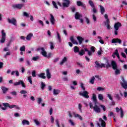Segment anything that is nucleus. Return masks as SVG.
Instances as JSON below:
<instances>
[{"label": "nucleus", "instance_id": "obj_1", "mask_svg": "<svg viewBox=\"0 0 127 127\" xmlns=\"http://www.w3.org/2000/svg\"><path fill=\"white\" fill-rule=\"evenodd\" d=\"M106 63L107 64L106 66V68H109L110 67H112L113 69L114 70H115L116 75H118L120 74L121 69L118 68L117 63L116 61H115L114 60H112L111 64H110L109 62V60H107Z\"/></svg>", "mask_w": 127, "mask_h": 127}, {"label": "nucleus", "instance_id": "obj_2", "mask_svg": "<svg viewBox=\"0 0 127 127\" xmlns=\"http://www.w3.org/2000/svg\"><path fill=\"white\" fill-rule=\"evenodd\" d=\"M3 106H4V107H9V108L10 109H12L13 108H14V107H15V108L17 110H20V107H19V106H16V105H10L8 103H3Z\"/></svg>", "mask_w": 127, "mask_h": 127}, {"label": "nucleus", "instance_id": "obj_3", "mask_svg": "<svg viewBox=\"0 0 127 127\" xmlns=\"http://www.w3.org/2000/svg\"><path fill=\"white\" fill-rule=\"evenodd\" d=\"M88 2H89L90 5L91 6V7H92V11H93L94 13H96V12H97V8L95 7V3H94V2L93 1V0H89Z\"/></svg>", "mask_w": 127, "mask_h": 127}, {"label": "nucleus", "instance_id": "obj_4", "mask_svg": "<svg viewBox=\"0 0 127 127\" xmlns=\"http://www.w3.org/2000/svg\"><path fill=\"white\" fill-rule=\"evenodd\" d=\"M85 50L86 52H88V55L89 56H92V52L93 53L95 52V47L94 46H92L91 47V50H88V48H85Z\"/></svg>", "mask_w": 127, "mask_h": 127}, {"label": "nucleus", "instance_id": "obj_5", "mask_svg": "<svg viewBox=\"0 0 127 127\" xmlns=\"http://www.w3.org/2000/svg\"><path fill=\"white\" fill-rule=\"evenodd\" d=\"M120 84L123 88L126 90L127 89V81L125 80L124 77H122V81H121Z\"/></svg>", "mask_w": 127, "mask_h": 127}, {"label": "nucleus", "instance_id": "obj_6", "mask_svg": "<svg viewBox=\"0 0 127 127\" xmlns=\"http://www.w3.org/2000/svg\"><path fill=\"white\" fill-rule=\"evenodd\" d=\"M95 64L96 68H103V67H106V64H105L104 63H101L100 64L99 61H95Z\"/></svg>", "mask_w": 127, "mask_h": 127}, {"label": "nucleus", "instance_id": "obj_7", "mask_svg": "<svg viewBox=\"0 0 127 127\" xmlns=\"http://www.w3.org/2000/svg\"><path fill=\"white\" fill-rule=\"evenodd\" d=\"M13 85L14 86H18V85H21L22 87H23L24 88H25L26 87V85L24 81H23V80H19V81H18V82H15Z\"/></svg>", "mask_w": 127, "mask_h": 127}, {"label": "nucleus", "instance_id": "obj_8", "mask_svg": "<svg viewBox=\"0 0 127 127\" xmlns=\"http://www.w3.org/2000/svg\"><path fill=\"white\" fill-rule=\"evenodd\" d=\"M65 2H63L62 6L63 9H64L65 7H68L69 6V4L70 3V1L69 0H64Z\"/></svg>", "mask_w": 127, "mask_h": 127}, {"label": "nucleus", "instance_id": "obj_9", "mask_svg": "<svg viewBox=\"0 0 127 127\" xmlns=\"http://www.w3.org/2000/svg\"><path fill=\"white\" fill-rule=\"evenodd\" d=\"M1 33H2V37L0 40V42L1 43H4L6 39V33L5 32H4V29H2Z\"/></svg>", "mask_w": 127, "mask_h": 127}, {"label": "nucleus", "instance_id": "obj_10", "mask_svg": "<svg viewBox=\"0 0 127 127\" xmlns=\"http://www.w3.org/2000/svg\"><path fill=\"white\" fill-rule=\"evenodd\" d=\"M40 49L42 50L41 53L43 56L44 57H47V51H45V49L44 47H42L41 48H37V51H39V50H40Z\"/></svg>", "mask_w": 127, "mask_h": 127}, {"label": "nucleus", "instance_id": "obj_11", "mask_svg": "<svg viewBox=\"0 0 127 127\" xmlns=\"http://www.w3.org/2000/svg\"><path fill=\"white\" fill-rule=\"evenodd\" d=\"M7 20L9 23H12L14 25H17V20L14 17H12V18H8Z\"/></svg>", "mask_w": 127, "mask_h": 127}, {"label": "nucleus", "instance_id": "obj_12", "mask_svg": "<svg viewBox=\"0 0 127 127\" xmlns=\"http://www.w3.org/2000/svg\"><path fill=\"white\" fill-rule=\"evenodd\" d=\"M24 5V3H16V4H13L12 6L13 8H18L21 9Z\"/></svg>", "mask_w": 127, "mask_h": 127}, {"label": "nucleus", "instance_id": "obj_13", "mask_svg": "<svg viewBox=\"0 0 127 127\" xmlns=\"http://www.w3.org/2000/svg\"><path fill=\"white\" fill-rule=\"evenodd\" d=\"M88 94V92L85 90H84L83 93H79L80 95L83 96V97H84V98H86V99H88V98H89Z\"/></svg>", "mask_w": 127, "mask_h": 127}, {"label": "nucleus", "instance_id": "obj_14", "mask_svg": "<svg viewBox=\"0 0 127 127\" xmlns=\"http://www.w3.org/2000/svg\"><path fill=\"white\" fill-rule=\"evenodd\" d=\"M93 110L96 113H100L101 109L99 106L97 105V103H96L95 105L93 107Z\"/></svg>", "mask_w": 127, "mask_h": 127}, {"label": "nucleus", "instance_id": "obj_15", "mask_svg": "<svg viewBox=\"0 0 127 127\" xmlns=\"http://www.w3.org/2000/svg\"><path fill=\"white\" fill-rule=\"evenodd\" d=\"M112 43H119L121 44L122 41L120 38H114L112 40Z\"/></svg>", "mask_w": 127, "mask_h": 127}, {"label": "nucleus", "instance_id": "obj_16", "mask_svg": "<svg viewBox=\"0 0 127 127\" xmlns=\"http://www.w3.org/2000/svg\"><path fill=\"white\" fill-rule=\"evenodd\" d=\"M77 5H78L79 6H81L84 8H86V5H85V3H83V2H82L80 0H77Z\"/></svg>", "mask_w": 127, "mask_h": 127}, {"label": "nucleus", "instance_id": "obj_17", "mask_svg": "<svg viewBox=\"0 0 127 127\" xmlns=\"http://www.w3.org/2000/svg\"><path fill=\"white\" fill-rule=\"evenodd\" d=\"M46 74L47 75V77L48 79H50L51 78V73H50V69L48 68L46 70Z\"/></svg>", "mask_w": 127, "mask_h": 127}, {"label": "nucleus", "instance_id": "obj_18", "mask_svg": "<svg viewBox=\"0 0 127 127\" xmlns=\"http://www.w3.org/2000/svg\"><path fill=\"white\" fill-rule=\"evenodd\" d=\"M114 54L116 55V56L118 57V59H119L120 61L122 62V63L124 62L123 60H121L120 58V56L119 53V51L118 49H116L115 52H114Z\"/></svg>", "mask_w": 127, "mask_h": 127}, {"label": "nucleus", "instance_id": "obj_19", "mask_svg": "<svg viewBox=\"0 0 127 127\" xmlns=\"http://www.w3.org/2000/svg\"><path fill=\"white\" fill-rule=\"evenodd\" d=\"M83 15L81 13H79V12H76L75 14V19H79L80 17H82Z\"/></svg>", "mask_w": 127, "mask_h": 127}, {"label": "nucleus", "instance_id": "obj_20", "mask_svg": "<svg viewBox=\"0 0 127 127\" xmlns=\"http://www.w3.org/2000/svg\"><path fill=\"white\" fill-rule=\"evenodd\" d=\"M99 122H101V126L102 127H106V123L105 121H104V120H103V119H102V118H100V119H99Z\"/></svg>", "mask_w": 127, "mask_h": 127}, {"label": "nucleus", "instance_id": "obj_21", "mask_svg": "<svg viewBox=\"0 0 127 127\" xmlns=\"http://www.w3.org/2000/svg\"><path fill=\"white\" fill-rule=\"evenodd\" d=\"M1 89H2L3 94H6L7 91H8L9 90L8 88H6V87H5L4 86H2V87H1Z\"/></svg>", "mask_w": 127, "mask_h": 127}, {"label": "nucleus", "instance_id": "obj_22", "mask_svg": "<svg viewBox=\"0 0 127 127\" xmlns=\"http://www.w3.org/2000/svg\"><path fill=\"white\" fill-rule=\"evenodd\" d=\"M92 100L95 103V105H96V103H98V102L97 99V96L95 94H93Z\"/></svg>", "mask_w": 127, "mask_h": 127}, {"label": "nucleus", "instance_id": "obj_23", "mask_svg": "<svg viewBox=\"0 0 127 127\" xmlns=\"http://www.w3.org/2000/svg\"><path fill=\"white\" fill-rule=\"evenodd\" d=\"M33 36V33H32L31 32L30 33H29L26 37V39L27 40H31L32 37Z\"/></svg>", "mask_w": 127, "mask_h": 127}, {"label": "nucleus", "instance_id": "obj_24", "mask_svg": "<svg viewBox=\"0 0 127 127\" xmlns=\"http://www.w3.org/2000/svg\"><path fill=\"white\" fill-rule=\"evenodd\" d=\"M50 20H51V22L52 23V24H55V18L53 14H52V13H51Z\"/></svg>", "mask_w": 127, "mask_h": 127}, {"label": "nucleus", "instance_id": "obj_25", "mask_svg": "<svg viewBox=\"0 0 127 127\" xmlns=\"http://www.w3.org/2000/svg\"><path fill=\"white\" fill-rule=\"evenodd\" d=\"M122 26V24L121 22H116V28L117 29V31L119 30V28Z\"/></svg>", "mask_w": 127, "mask_h": 127}, {"label": "nucleus", "instance_id": "obj_26", "mask_svg": "<svg viewBox=\"0 0 127 127\" xmlns=\"http://www.w3.org/2000/svg\"><path fill=\"white\" fill-rule=\"evenodd\" d=\"M70 41L74 44H76V45L78 44V42H77V41L74 39L73 36H71V37H70Z\"/></svg>", "mask_w": 127, "mask_h": 127}, {"label": "nucleus", "instance_id": "obj_27", "mask_svg": "<svg viewBox=\"0 0 127 127\" xmlns=\"http://www.w3.org/2000/svg\"><path fill=\"white\" fill-rule=\"evenodd\" d=\"M22 124L23 126H25V125H29L30 122L29 121H27V120H23L22 121Z\"/></svg>", "mask_w": 127, "mask_h": 127}, {"label": "nucleus", "instance_id": "obj_28", "mask_svg": "<svg viewBox=\"0 0 127 127\" xmlns=\"http://www.w3.org/2000/svg\"><path fill=\"white\" fill-rule=\"evenodd\" d=\"M77 39H78L79 44H81L84 40L83 37H81V36H77Z\"/></svg>", "mask_w": 127, "mask_h": 127}, {"label": "nucleus", "instance_id": "obj_29", "mask_svg": "<svg viewBox=\"0 0 127 127\" xmlns=\"http://www.w3.org/2000/svg\"><path fill=\"white\" fill-rule=\"evenodd\" d=\"M99 6L100 7V11L101 14H104V12H105V8L101 4H100Z\"/></svg>", "mask_w": 127, "mask_h": 127}, {"label": "nucleus", "instance_id": "obj_30", "mask_svg": "<svg viewBox=\"0 0 127 127\" xmlns=\"http://www.w3.org/2000/svg\"><path fill=\"white\" fill-rule=\"evenodd\" d=\"M38 76L42 79H46V76H45V73H41L40 74H38Z\"/></svg>", "mask_w": 127, "mask_h": 127}, {"label": "nucleus", "instance_id": "obj_31", "mask_svg": "<svg viewBox=\"0 0 127 127\" xmlns=\"http://www.w3.org/2000/svg\"><path fill=\"white\" fill-rule=\"evenodd\" d=\"M85 53V48L84 49H81L80 51L79 50V55H80V56H82L84 55Z\"/></svg>", "mask_w": 127, "mask_h": 127}, {"label": "nucleus", "instance_id": "obj_32", "mask_svg": "<svg viewBox=\"0 0 127 127\" xmlns=\"http://www.w3.org/2000/svg\"><path fill=\"white\" fill-rule=\"evenodd\" d=\"M14 74H15V75L17 77L19 76V73L18 70H17V71H12V72L11 73V75H14Z\"/></svg>", "mask_w": 127, "mask_h": 127}, {"label": "nucleus", "instance_id": "obj_33", "mask_svg": "<svg viewBox=\"0 0 127 127\" xmlns=\"http://www.w3.org/2000/svg\"><path fill=\"white\" fill-rule=\"evenodd\" d=\"M110 23V19L108 18V19H107V23L106 24L108 29H110L111 28V26Z\"/></svg>", "mask_w": 127, "mask_h": 127}, {"label": "nucleus", "instance_id": "obj_34", "mask_svg": "<svg viewBox=\"0 0 127 127\" xmlns=\"http://www.w3.org/2000/svg\"><path fill=\"white\" fill-rule=\"evenodd\" d=\"M61 91L59 89H54V94L55 95H58L60 93Z\"/></svg>", "mask_w": 127, "mask_h": 127}, {"label": "nucleus", "instance_id": "obj_35", "mask_svg": "<svg viewBox=\"0 0 127 127\" xmlns=\"http://www.w3.org/2000/svg\"><path fill=\"white\" fill-rule=\"evenodd\" d=\"M79 48L78 46H74V52L76 53L77 52H79Z\"/></svg>", "mask_w": 127, "mask_h": 127}, {"label": "nucleus", "instance_id": "obj_36", "mask_svg": "<svg viewBox=\"0 0 127 127\" xmlns=\"http://www.w3.org/2000/svg\"><path fill=\"white\" fill-rule=\"evenodd\" d=\"M98 98L100 101H102L103 100H104L103 95H102V94H99Z\"/></svg>", "mask_w": 127, "mask_h": 127}, {"label": "nucleus", "instance_id": "obj_37", "mask_svg": "<svg viewBox=\"0 0 127 127\" xmlns=\"http://www.w3.org/2000/svg\"><path fill=\"white\" fill-rule=\"evenodd\" d=\"M67 61V58L66 57H64V58L63 59V60L60 62L61 65H63L64 63L66 62Z\"/></svg>", "mask_w": 127, "mask_h": 127}, {"label": "nucleus", "instance_id": "obj_38", "mask_svg": "<svg viewBox=\"0 0 127 127\" xmlns=\"http://www.w3.org/2000/svg\"><path fill=\"white\" fill-rule=\"evenodd\" d=\"M98 38L100 39L99 42L102 44H104L105 42L103 39H102V37L101 36H98Z\"/></svg>", "mask_w": 127, "mask_h": 127}, {"label": "nucleus", "instance_id": "obj_39", "mask_svg": "<svg viewBox=\"0 0 127 127\" xmlns=\"http://www.w3.org/2000/svg\"><path fill=\"white\" fill-rule=\"evenodd\" d=\"M41 88L42 89V90H44V89L45 88L46 85L45 83H44V82H41Z\"/></svg>", "mask_w": 127, "mask_h": 127}, {"label": "nucleus", "instance_id": "obj_40", "mask_svg": "<svg viewBox=\"0 0 127 127\" xmlns=\"http://www.w3.org/2000/svg\"><path fill=\"white\" fill-rule=\"evenodd\" d=\"M95 80V78L94 76H93V77H92L91 79H90V83H91V84H94Z\"/></svg>", "mask_w": 127, "mask_h": 127}, {"label": "nucleus", "instance_id": "obj_41", "mask_svg": "<svg viewBox=\"0 0 127 127\" xmlns=\"http://www.w3.org/2000/svg\"><path fill=\"white\" fill-rule=\"evenodd\" d=\"M120 111H121V118H124V113L122 107L120 108Z\"/></svg>", "mask_w": 127, "mask_h": 127}, {"label": "nucleus", "instance_id": "obj_42", "mask_svg": "<svg viewBox=\"0 0 127 127\" xmlns=\"http://www.w3.org/2000/svg\"><path fill=\"white\" fill-rule=\"evenodd\" d=\"M49 43L51 46V49L52 50L54 49V45L53 42L52 41H50Z\"/></svg>", "mask_w": 127, "mask_h": 127}, {"label": "nucleus", "instance_id": "obj_43", "mask_svg": "<svg viewBox=\"0 0 127 127\" xmlns=\"http://www.w3.org/2000/svg\"><path fill=\"white\" fill-rule=\"evenodd\" d=\"M57 34L58 35V38L59 39V42H61V41H62L61 37L60 34L58 31H57Z\"/></svg>", "mask_w": 127, "mask_h": 127}, {"label": "nucleus", "instance_id": "obj_44", "mask_svg": "<svg viewBox=\"0 0 127 127\" xmlns=\"http://www.w3.org/2000/svg\"><path fill=\"white\" fill-rule=\"evenodd\" d=\"M75 117L76 118H77V117L79 118V119L81 120V121H82L83 120V118L82 117H81V116H80V115H79V114H76L75 115Z\"/></svg>", "mask_w": 127, "mask_h": 127}, {"label": "nucleus", "instance_id": "obj_45", "mask_svg": "<svg viewBox=\"0 0 127 127\" xmlns=\"http://www.w3.org/2000/svg\"><path fill=\"white\" fill-rule=\"evenodd\" d=\"M20 51H22L23 52L25 51V45H23V46H21L20 48Z\"/></svg>", "mask_w": 127, "mask_h": 127}, {"label": "nucleus", "instance_id": "obj_46", "mask_svg": "<svg viewBox=\"0 0 127 127\" xmlns=\"http://www.w3.org/2000/svg\"><path fill=\"white\" fill-rule=\"evenodd\" d=\"M116 23H115L114 24V28L115 29L114 32H115V35H118V29H117V28H116Z\"/></svg>", "mask_w": 127, "mask_h": 127}, {"label": "nucleus", "instance_id": "obj_47", "mask_svg": "<svg viewBox=\"0 0 127 127\" xmlns=\"http://www.w3.org/2000/svg\"><path fill=\"white\" fill-rule=\"evenodd\" d=\"M105 18H106V21H105V25H107V20H108V18H109L108 15V14H107V13H106V14H105Z\"/></svg>", "mask_w": 127, "mask_h": 127}, {"label": "nucleus", "instance_id": "obj_48", "mask_svg": "<svg viewBox=\"0 0 127 127\" xmlns=\"http://www.w3.org/2000/svg\"><path fill=\"white\" fill-rule=\"evenodd\" d=\"M28 80H29V82H30V84H33V82L32 80V76H29L28 77Z\"/></svg>", "mask_w": 127, "mask_h": 127}, {"label": "nucleus", "instance_id": "obj_49", "mask_svg": "<svg viewBox=\"0 0 127 127\" xmlns=\"http://www.w3.org/2000/svg\"><path fill=\"white\" fill-rule=\"evenodd\" d=\"M20 94H23V95H24V94H27V91H26V90H21V91H20Z\"/></svg>", "mask_w": 127, "mask_h": 127}, {"label": "nucleus", "instance_id": "obj_50", "mask_svg": "<svg viewBox=\"0 0 127 127\" xmlns=\"http://www.w3.org/2000/svg\"><path fill=\"white\" fill-rule=\"evenodd\" d=\"M52 3H53L54 6H55V7H56V8H58V6L57 4V3L56 2V1H55V0H53Z\"/></svg>", "mask_w": 127, "mask_h": 127}, {"label": "nucleus", "instance_id": "obj_51", "mask_svg": "<svg viewBox=\"0 0 127 127\" xmlns=\"http://www.w3.org/2000/svg\"><path fill=\"white\" fill-rule=\"evenodd\" d=\"M107 97L110 100H111V101H113V97L111 94H107Z\"/></svg>", "mask_w": 127, "mask_h": 127}, {"label": "nucleus", "instance_id": "obj_52", "mask_svg": "<svg viewBox=\"0 0 127 127\" xmlns=\"http://www.w3.org/2000/svg\"><path fill=\"white\" fill-rule=\"evenodd\" d=\"M97 90L98 91H104L105 88H103V87H98Z\"/></svg>", "mask_w": 127, "mask_h": 127}, {"label": "nucleus", "instance_id": "obj_53", "mask_svg": "<svg viewBox=\"0 0 127 127\" xmlns=\"http://www.w3.org/2000/svg\"><path fill=\"white\" fill-rule=\"evenodd\" d=\"M85 18L86 19V22H87V24H89L90 22L89 18H88V17L87 16H85Z\"/></svg>", "mask_w": 127, "mask_h": 127}, {"label": "nucleus", "instance_id": "obj_54", "mask_svg": "<svg viewBox=\"0 0 127 127\" xmlns=\"http://www.w3.org/2000/svg\"><path fill=\"white\" fill-rule=\"evenodd\" d=\"M82 106L81 104H79L78 109H79L80 112H81V113H82Z\"/></svg>", "mask_w": 127, "mask_h": 127}, {"label": "nucleus", "instance_id": "obj_55", "mask_svg": "<svg viewBox=\"0 0 127 127\" xmlns=\"http://www.w3.org/2000/svg\"><path fill=\"white\" fill-rule=\"evenodd\" d=\"M39 56L34 57L32 58V60L34 61H37V60H38V59H39Z\"/></svg>", "mask_w": 127, "mask_h": 127}, {"label": "nucleus", "instance_id": "obj_56", "mask_svg": "<svg viewBox=\"0 0 127 127\" xmlns=\"http://www.w3.org/2000/svg\"><path fill=\"white\" fill-rule=\"evenodd\" d=\"M92 16H93V19L94 21H97V17H96L95 14H94V13L93 14Z\"/></svg>", "mask_w": 127, "mask_h": 127}, {"label": "nucleus", "instance_id": "obj_57", "mask_svg": "<svg viewBox=\"0 0 127 127\" xmlns=\"http://www.w3.org/2000/svg\"><path fill=\"white\" fill-rule=\"evenodd\" d=\"M23 15L24 16H26L27 17H29V14H28V13L27 12H26V11H24Z\"/></svg>", "mask_w": 127, "mask_h": 127}, {"label": "nucleus", "instance_id": "obj_58", "mask_svg": "<svg viewBox=\"0 0 127 127\" xmlns=\"http://www.w3.org/2000/svg\"><path fill=\"white\" fill-rule=\"evenodd\" d=\"M32 75L33 77H36V75L35 70H34L33 72H32Z\"/></svg>", "mask_w": 127, "mask_h": 127}, {"label": "nucleus", "instance_id": "obj_59", "mask_svg": "<svg viewBox=\"0 0 127 127\" xmlns=\"http://www.w3.org/2000/svg\"><path fill=\"white\" fill-rule=\"evenodd\" d=\"M69 123L71 124V126H75V124L72 120H69Z\"/></svg>", "mask_w": 127, "mask_h": 127}, {"label": "nucleus", "instance_id": "obj_60", "mask_svg": "<svg viewBox=\"0 0 127 127\" xmlns=\"http://www.w3.org/2000/svg\"><path fill=\"white\" fill-rule=\"evenodd\" d=\"M51 122L52 124H54V117H53V116H51Z\"/></svg>", "mask_w": 127, "mask_h": 127}, {"label": "nucleus", "instance_id": "obj_61", "mask_svg": "<svg viewBox=\"0 0 127 127\" xmlns=\"http://www.w3.org/2000/svg\"><path fill=\"white\" fill-rule=\"evenodd\" d=\"M116 98L118 100H121V97H120V95H119V94H116Z\"/></svg>", "mask_w": 127, "mask_h": 127}, {"label": "nucleus", "instance_id": "obj_62", "mask_svg": "<svg viewBox=\"0 0 127 127\" xmlns=\"http://www.w3.org/2000/svg\"><path fill=\"white\" fill-rule=\"evenodd\" d=\"M42 101V98H38V104H41Z\"/></svg>", "mask_w": 127, "mask_h": 127}, {"label": "nucleus", "instance_id": "obj_63", "mask_svg": "<svg viewBox=\"0 0 127 127\" xmlns=\"http://www.w3.org/2000/svg\"><path fill=\"white\" fill-rule=\"evenodd\" d=\"M121 55L124 57V58H127V55L124 52H122Z\"/></svg>", "mask_w": 127, "mask_h": 127}, {"label": "nucleus", "instance_id": "obj_64", "mask_svg": "<svg viewBox=\"0 0 127 127\" xmlns=\"http://www.w3.org/2000/svg\"><path fill=\"white\" fill-rule=\"evenodd\" d=\"M10 94L11 95H14V96H16V95H17V93H16V92L15 91H14L13 92H11Z\"/></svg>", "mask_w": 127, "mask_h": 127}]
</instances>
